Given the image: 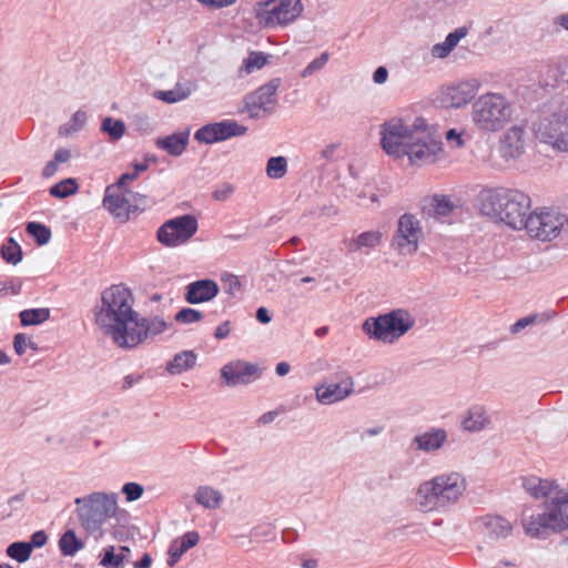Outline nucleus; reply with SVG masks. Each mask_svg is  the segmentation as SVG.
<instances>
[{"label": "nucleus", "instance_id": "11", "mask_svg": "<svg viewBox=\"0 0 568 568\" xmlns=\"http://www.w3.org/2000/svg\"><path fill=\"white\" fill-rule=\"evenodd\" d=\"M562 226L564 216L555 211L540 213L529 211L525 219V225H523V229H526L531 237L541 241H550L558 236Z\"/></svg>", "mask_w": 568, "mask_h": 568}, {"label": "nucleus", "instance_id": "5", "mask_svg": "<svg viewBox=\"0 0 568 568\" xmlns=\"http://www.w3.org/2000/svg\"><path fill=\"white\" fill-rule=\"evenodd\" d=\"M77 515L80 526L89 534L94 535L101 530L106 519L114 516L118 504L114 494L94 491L83 497H77Z\"/></svg>", "mask_w": 568, "mask_h": 568}, {"label": "nucleus", "instance_id": "30", "mask_svg": "<svg viewBox=\"0 0 568 568\" xmlns=\"http://www.w3.org/2000/svg\"><path fill=\"white\" fill-rule=\"evenodd\" d=\"M196 358L197 355L193 351H182L166 364V371L171 375L182 374L195 366Z\"/></svg>", "mask_w": 568, "mask_h": 568}, {"label": "nucleus", "instance_id": "54", "mask_svg": "<svg viewBox=\"0 0 568 568\" xmlns=\"http://www.w3.org/2000/svg\"><path fill=\"white\" fill-rule=\"evenodd\" d=\"M244 103L245 110L248 112L251 119L257 120L266 115L265 113H263V108L257 106V102L254 100H250L247 95L244 99Z\"/></svg>", "mask_w": 568, "mask_h": 568}, {"label": "nucleus", "instance_id": "14", "mask_svg": "<svg viewBox=\"0 0 568 568\" xmlns=\"http://www.w3.org/2000/svg\"><path fill=\"white\" fill-rule=\"evenodd\" d=\"M221 378L229 387L246 386L261 378L263 369L255 363L235 359L222 366Z\"/></svg>", "mask_w": 568, "mask_h": 568}, {"label": "nucleus", "instance_id": "36", "mask_svg": "<svg viewBox=\"0 0 568 568\" xmlns=\"http://www.w3.org/2000/svg\"><path fill=\"white\" fill-rule=\"evenodd\" d=\"M1 257L12 265H17L22 260V248L13 237H7L0 247Z\"/></svg>", "mask_w": 568, "mask_h": 568}, {"label": "nucleus", "instance_id": "63", "mask_svg": "<svg viewBox=\"0 0 568 568\" xmlns=\"http://www.w3.org/2000/svg\"><path fill=\"white\" fill-rule=\"evenodd\" d=\"M71 159V152L68 149L59 148L53 155L54 162L58 164L65 163Z\"/></svg>", "mask_w": 568, "mask_h": 568}, {"label": "nucleus", "instance_id": "55", "mask_svg": "<svg viewBox=\"0 0 568 568\" xmlns=\"http://www.w3.org/2000/svg\"><path fill=\"white\" fill-rule=\"evenodd\" d=\"M48 541V535L44 530H38L36 532H33L30 537V540L27 541V544H29V546H31V551L34 549V548H41L43 547Z\"/></svg>", "mask_w": 568, "mask_h": 568}, {"label": "nucleus", "instance_id": "31", "mask_svg": "<svg viewBox=\"0 0 568 568\" xmlns=\"http://www.w3.org/2000/svg\"><path fill=\"white\" fill-rule=\"evenodd\" d=\"M454 209L455 204L448 196L434 195L430 199L429 204L424 206L423 212L429 216L440 219L448 216Z\"/></svg>", "mask_w": 568, "mask_h": 568}, {"label": "nucleus", "instance_id": "35", "mask_svg": "<svg viewBox=\"0 0 568 568\" xmlns=\"http://www.w3.org/2000/svg\"><path fill=\"white\" fill-rule=\"evenodd\" d=\"M51 311L48 307L28 308L19 313L22 326L40 325L50 318Z\"/></svg>", "mask_w": 568, "mask_h": 568}, {"label": "nucleus", "instance_id": "4", "mask_svg": "<svg viewBox=\"0 0 568 568\" xmlns=\"http://www.w3.org/2000/svg\"><path fill=\"white\" fill-rule=\"evenodd\" d=\"M133 303L134 297L126 286L111 285L101 293L100 304L95 306V323L104 334L108 333L128 316L136 315Z\"/></svg>", "mask_w": 568, "mask_h": 568}, {"label": "nucleus", "instance_id": "38", "mask_svg": "<svg viewBox=\"0 0 568 568\" xmlns=\"http://www.w3.org/2000/svg\"><path fill=\"white\" fill-rule=\"evenodd\" d=\"M79 184L75 179L67 178L49 189V193L51 196L57 199H65L70 195H73L78 192Z\"/></svg>", "mask_w": 568, "mask_h": 568}, {"label": "nucleus", "instance_id": "46", "mask_svg": "<svg viewBox=\"0 0 568 568\" xmlns=\"http://www.w3.org/2000/svg\"><path fill=\"white\" fill-rule=\"evenodd\" d=\"M174 320L181 324H192L203 320V313L195 308L183 307L174 315Z\"/></svg>", "mask_w": 568, "mask_h": 568}, {"label": "nucleus", "instance_id": "61", "mask_svg": "<svg viewBox=\"0 0 568 568\" xmlns=\"http://www.w3.org/2000/svg\"><path fill=\"white\" fill-rule=\"evenodd\" d=\"M232 331V323L230 321H224L221 323L214 331V337L216 339L226 338Z\"/></svg>", "mask_w": 568, "mask_h": 568}, {"label": "nucleus", "instance_id": "28", "mask_svg": "<svg viewBox=\"0 0 568 568\" xmlns=\"http://www.w3.org/2000/svg\"><path fill=\"white\" fill-rule=\"evenodd\" d=\"M114 546H108L103 549V557L100 565L105 568H123L125 564L131 561V549L128 546H120L119 552L115 554Z\"/></svg>", "mask_w": 568, "mask_h": 568}, {"label": "nucleus", "instance_id": "13", "mask_svg": "<svg viewBox=\"0 0 568 568\" xmlns=\"http://www.w3.org/2000/svg\"><path fill=\"white\" fill-rule=\"evenodd\" d=\"M247 132V128L235 120H222L220 122L207 123L194 133V140L199 143L214 144L226 141L234 136H242Z\"/></svg>", "mask_w": 568, "mask_h": 568}, {"label": "nucleus", "instance_id": "16", "mask_svg": "<svg viewBox=\"0 0 568 568\" xmlns=\"http://www.w3.org/2000/svg\"><path fill=\"white\" fill-rule=\"evenodd\" d=\"M422 229L419 221L413 215L405 213L399 217L397 234L394 236L393 246L400 254H413L417 251V244Z\"/></svg>", "mask_w": 568, "mask_h": 568}, {"label": "nucleus", "instance_id": "41", "mask_svg": "<svg viewBox=\"0 0 568 568\" xmlns=\"http://www.w3.org/2000/svg\"><path fill=\"white\" fill-rule=\"evenodd\" d=\"M6 554L11 559H14L18 562L22 564L29 560L32 551L31 546H29L27 541H14L7 547Z\"/></svg>", "mask_w": 568, "mask_h": 568}, {"label": "nucleus", "instance_id": "62", "mask_svg": "<svg viewBox=\"0 0 568 568\" xmlns=\"http://www.w3.org/2000/svg\"><path fill=\"white\" fill-rule=\"evenodd\" d=\"M387 79H388V70L383 65L378 67L373 73V81L376 84H383L387 81Z\"/></svg>", "mask_w": 568, "mask_h": 568}, {"label": "nucleus", "instance_id": "19", "mask_svg": "<svg viewBox=\"0 0 568 568\" xmlns=\"http://www.w3.org/2000/svg\"><path fill=\"white\" fill-rule=\"evenodd\" d=\"M220 293L219 284L211 278H202L185 286L184 300L195 305L212 301Z\"/></svg>", "mask_w": 568, "mask_h": 568}, {"label": "nucleus", "instance_id": "20", "mask_svg": "<svg viewBox=\"0 0 568 568\" xmlns=\"http://www.w3.org/2000/svg\"><path fill=\"white\" fill-rule=\"evenodd\" d=\"M479 81L476 79H470L466 81H462L456 85L447 88L445 93V102L447 106L459 109L467 103H469L478 92Z\"/></svg>", "mask_w": 568, "mask_h": 568}, {"label": "nucleus", "instance_id": "22", "mask_svg": "<svg viewBox=\"0 0 568 568\" xmlns=\"http://www.w3.org/2000/svg\"><path fill=\"white\" fill-rule=\"evenodd\" d=\"M483 526V535L488 541L505 539L513 532V525L506 518L498 515H487L479 519Z\"/></svg>", "mask_w": 568, "mask_h": 568}, {"label": "nucleus", "instance_id": "29", "mask_svg": "<svg viewBox=\"0 0 568 568\" xmlns=\"http://www.w3.org/2000/svg\"><path fill=\"white\" fill-rule=\"evenodd\" d=\"M463 427L467 432H479L489 424V417L484 406L473 405L464 417Z\"/></svg>", "mask_w": 568, "mask_h": 568}, {"label": "nucleus", "instance_id": "44", "mask_svg": "<svg viewBox=\"0 0 568 568\" xmlns=\"http://www.w3.org/2000/svg\"><path fill=\"white\" fill-rule=\"evenodd\" d=\"M268 58H271L270 54H265L261 51H252L248 53V57L244 60L242 70H245L246 73H251L255 69H261L267 63Z\"/></svg>", "mask_w": 568, "mask_h": 568}, {"label": "nucleus", "instance_id": "34", "mask_svg": "<svg viewBox=\"0 0 568 568\" xmlns=\"http://www.w3.org/2000/svg\"><path fill=\"white\" fill-rule=\"evenodd\" d=\"M382 242V233L378 231H366L357 237L352 239L348 244V251L355 252L363 247L375 248Z\"/></svg>", "mask_w": 568, "mask_h": 568}, {"label": "nucleus", "instance_id": "52", "mask_svg": "<svg viewBox=\"0 0 568 568\" xmlns=\"http://www.w3.org/2000/svg\"><path fill=\"white\" fill-rule=\"evenodd\" d=\"M540 484H541V478L536 477V476L523 478L524 489L534 498H539Z\"/></svg>", "mask_w": 568, "mask_h": 568}, {"label": "nucleus", "instance_id": "33", "mask_svg": "<svg viewBox=\"0 0 568 568\" xmlns=\"http://www.w3.org/2000/svg\"><path fill=\"white\" fill-rule=\"evenodd\" d=\"M59 549L65 557L74 556L84 548V541L80 539L73 529H67L59 539Z\"/></svg>", "mask_w": 568, "mask_h": 568}, {"label": "nucleus", "instance_id": "6", "mask_svg": "<svg viewBox=\"0 0 568 568\" xmlns=\"http://www.w3.org/2000/svg\"><path fill=\"white\" fill-rule=\"evenodd\" d=\"M415 325V318L404 308L392 310L368 317L362 325L363 332L374 341L393 344Z\"/></svg>", "mask_w": 568, "mask_h": 568}, {"label": "nucleus", "instance_id": "64", "mask_svg": "<svg viewBox=\"0 0 568 568\" xmlns=\"http://www.w3.org/2000/svg\"><path fill=\"white\" fill-rule=\"evenodd\" d=\"M561 508L568 509V491L557 490L556 495L551 497Z\"/></svg>", "mask_w": 568, "mask_h": 568}, {"label": "nucleus", "instance_id": "9", "mask_svg": "<svg viewBox=\"0 0 568 568\" xmlns=\"http://www.w3.org/2000/svg\"><path fill=\"white\" fill-rule=\"evenodd\" d=\"M536 138L558 152H568V108L542 118L534 128Z\"/></svg>", "mask_w": 568, "mask_h": 568}, {"label": "nucleus", "instance_id": "49", "mask_svg": "<svg viewBox=\"0 0 568 568\" xmlns=\"http://www.w3.org/2000/svg\"><path fill=\"white\" fill-rule=\"evenodd\" d=\"M329 54L327 52L321 53L320 57L311 61L306 68L301 72L302 78L312 77L314 73L321 71L328 62Z\"/></svg>", "mask_w": 568, "mask_h": 568}, {"label": "nucleus", "instance_id": "26", "mask_svg": "<svg viewBox=\"0 0 568 568\" xmlns=\"http://www.w3.org/2000/svg\"><path fill=\"white\" fill-rule=\"evenodd\" d=\"M446 438L447 434L445 429L432 428L422 435L415 436L412 446L418 450L434 452L444 445Z\"/></svg>", "mask_w": 568, "mask_h": 568}, {"label": "nucleus", "instance_id": "53", "mask_svg": "<svg viewBox=\"0 0 568 568\" xmlns=\"http://www.w3.org/2000/svg\"><path fill=\"white\" fill-rule=\"evenodd\" d=\"M467 34H468V28L459 27L446 36L445 42L448 43L453 49H455L457 47L458 42L463 38H465Z\"/></svg>", "mask_w": 568, "mask_h": 568}, {"label": "nucleus", "instance_id": "39", "mask_svg": "<svg viewBox=\"0 0 568 568\" xmlns=\"http://www.w3.org/2000/svg\"><path fill=\"white\" fill-rule=\"evenodd\" d=\"M125 123L120 119L106 116L102 120L101 131L109 135L110 140L118 141L125 133Z\"/></svg>", "mask_w": 568, "mask_h": 568}, {"label": "nucleus", "instance_id": "60", "mask_svg": "<svg viewBox=\"0 0 568 568\" xmlns=\"http://www.w3.org/2000/svg\"><path fill=\"white\" fill-rule=\"evenodd\" d=\"M27 347V337L23 333H18L13 337V348L14 352L21 356L24 354Z\"/></svg>", "mask_w": 568, "mask_h": 568}, {"label": "nucleus", "instance_id": "58", "mask_svg": "<svg viewBox=\"0 0 568 568\" xmlns=\"http://www.w3.org/2000/svg\"><path fill=\"white\" fill-rule=\"evenodd\" d=\"M537 316L536 315H529V316H526V317H521L519 318L518 321H516L511 326H510V332L513 334H517L519 333L521 329L526 328L527 326L531 325L532 323H535Z\"/></svg>", "mask_w": 568, "mask_h": 568}, {"label": "nucleus", "instance_id": "15", "mask_svg": "<svg viewBox=\"0 0 568 568\" xmlns=\"http://www.w3.org/2000/svg\"><path fill=\"white\" fill-rule=\"evenodd\" d=\"M265 7L260 17L266 26H286L300 17L303 11L301 0H271L265 2Z\"/></svg>", "mask_w": 568, "mask_h": 568}, {"label": "nucleus", "instance_id": "2", "mask_svg": "<svg viewBox=\"0 0 568 568\" xmlns=\"http://www.w3.org/2000/svg\"><path fill=\"white\" fill-rule=\"evenodd\" d=\"M479 209L497 222H503L514 230H521L530 211V197L519 190L496 187L485 189L478 195Z\"/></svg>", "mask_w": 568, "mask_h": 568}, {"label": "nucleus", "instance_id": "27", "mask_svg": "<svg viewBox=\"0 0 568 568\" xmlns=\"http://www.w3.org/2000/svg\"><path fill=\"white\" fill-rule=\"evenodd\" d=\"M196 85L190 81L186 82H178L173 89L162 91H154L153 97L160 101L165 103H176L185 100L191 93L195 90Z\"/></svg>", "mask_w": 568, "mask_h": 568}, {"label": "nucleus", "instance_id": "47", "mask_svg": "<svg viewBox=\"0 0 568 568\" xmlns=\"http://www.w3.org/2000/svg\"><path fill=\"white\" fill-rule=\"evenodd\" d=\"M148 168H149V165L146 162L133 163V171L124 172L118 179V181H116L118 189H123L128 182L134 181L140 175V173L146 171Z\"/></svg>", "mask_w": 568, "mask_h": 568}, {"label": "nucleus", "instance_id": "32", "mask_svg": "<svg viewBox=\"0 0 568 568\" xmlns=\"http://www.w3.org/2000/svg\"><path fill=\"white\" fill-rule=\"evenodd\" d=\"M195 501L207 509H216L223 500L222 494L211 486H200L194 495Z\"/></svg>", "mask_w": 568, "mask_h": 568}, {"label": "nucleus", "instance_id": "48", "mask_svg": "<svg viewBox=\"0 0 568 568\" xmlns=\"http://www.w3.org/2000/svg\"><path fill=\"white\" fill-rule=\"evenodd\" d=\"M26 493H19L8 499V504L0 505V519L10 517L13 510H18L22 507Z\"/></svg>", "mask_w": 568, "mask_h": 568}, {"label": "nucleus", "instance_id": "17", "mask_svg": "<svg viewBox=\"0 0 568 568\" xmlns=\"http://www.w3.org/2000/svg\"><path fill=\"white\" fill-rule=\"evenodd\" d=\"M354 390L353 377L343 374L338 381H325L315 387L316 399L323 405H331L348 397Z\"/></svg>", "mask_w": 568, "mask_h": 568}, {"label": "nucleus", "instance_id": "1", "mask_svg": "<svg viewBox=\"0 0 568 568\" xmlns=\"http://www.w3.org/2000/svg\"><path fill=\"white\" fill-rule=\"evenodd\" d=\"M381 146L390 156H408L410 163L422 165L436 161L442 142L432 138L425 119L416 118L407 124L393 118L381 125Z\"/></svg>", "mask_w": 568, "mask_h": 568}, {"label": "nucleus", "instance_id": "7", "mask_svg": "<svg viewBox=\"0 0 568 568\" xmlns=\"http://www.w3.org/2000/svg\"><path fill=\"white\" fill-rule=\"evenodd\" d=\"M471 118L478 130L496 132L501 130L511 119L513 108L499 93H486L473 103Z\"/></svg>", "mask_w": 568, "mask_h": 568}, {"label": "nucleus", "instance_id": "24", "mask_svg": "<svg viewBox=\"0 0 568 568\" xmlns=\"http://www.w3.org/2000/svg\"><path fill=\"white\" fill-rule=\"evenodd\" d=\"M190 142V129L184 131L173 132L172 134L158 138L155 146L159 150L165 151L169 155L178 158L182 155Z\"/></svg>", "mask_w": 568, "mask_h": 568}, {"label": "nucleus", "instance_id": "50", "mask_svg": "<svg viewBox=\"0 0 568 568\" xmlns=\"http://www.w3.org/2000/svg\"><path fill=\"white\" fill-rule=\"evenodd\" d=\"M122 493L125 495V499L131 503L142 497L144 488L139 483L130 481L122 486Z\"/></svg>", "mask_w": 568, "mask_h": 568}, {"label": "nucleus", "instance_id": "8", "mask_svg": "<svg viewBox=\"0 0 568 568\" xmlns=\"http://www.w3.org/2000/svg\"><path fill=\"white\" fill-rule=\"evenodd\" d=\"M537 515L523 514L521 525L530 538L547 539L551 534H561L568 529V509L561 508L551 497L542 503Z\"/></svg>", "mask_w": 568, "mask_h": 568}, {"label": "nucleus", "instance_id": "3", "mask_svg": "<svg viewBox=\"0 0 568 568\" xmlns=\"http://www.w3.org/2000/svg\"><path fill=\"white\" fill-rule=\"evenodd\" d=\"M466 480L459 473H448L423 481L415 501L422 511H440L454 505L466 490Z\"/></svg>", "mask_w": 568, "mask_h": 568}, {"label": "nucleus", "instance_id": "57", "mask_svg": "<svg viewBox=\"0 0 568 568\" xmlns=\"http://www.w3.org/2000/svg\"><path fill=\"white\" fill-rule=\"evenodd\" d=\"M453 50L454 49L448 43H446L444 41V42L436 43L433 45L432 55L434 58L444 59V58L448 57Z\"/></svg>", "mask_w": 568, "mask_h": 568}, {"label": "nucleus", "instance_id": "51", "mask_svg": "<svg viewBox=\"0 0 568 568\" xmlns=\"http://www.w3.org/2000/svg\"><path fill=\"white\" fill-rule=\"evenodd\" d=\"M224 292L229 295H236L241 291V282L234 274L226 273L222 276Z\"/></svg>", "mask_w": 568, "mask_h": 568}, {"label": "nucleus", "instance_id": "45", "mask_svg": "<svg viewBox=\"0 0 568 568\" xmlns=\"http://www.w3.org/2000/svg\"><path fill=\"white\" fill-rule=\"evenodd\" d=\"M126 194L129 195V207L132 213L143 212L151 205V200L144 194L131 190H126Z\"/></svg>", "mask_w": 568, "mask_h": 568}, {"label": "nucleus", "instance_id": "59", "mask_svg": "<svg viewBox=\"0 0 568 568\" xmlns=\"http://www.w3.org/2000/svg\"><path fill=\"white\" fill-rule=\"evenodd\" d=\"M233 192L234 187L231 184L225 183L213 192V197L216 201H225Z\"/></svg>", "mask_w": 568, "mask_h": 568}, {"label": "nucleus", "instance_id": "23", "mask_svg": "<svg viewBox=\"0 0 568 568\" xmlns=\"http://www.w3.org/2000/svg\"><path fill=\"white\" fill-rule=\"evenodd\" d=\"M282 80L280 78H273L267 83L261 85L254 92L247 94L250 100L257 102V106L263 108V113L272 114L275 110L277 102V89L281 85Z\"/></svg>", "mask_w": 568, "mask_h": 568}, {"label": "nucleus", "instance_id": "43", "mask_svg": "<svg viewBox=\"0 0 568 568\" xmlns=\"http://www.w3.org/2000/svg\"><path fill=\"white\" fill-rule=\"evenodd\" d=\"M287 172V160L284 156H272L266 163V175L270 179L278 180Z\"/></svg>", "mask_w": 568, "mask_h": 568}, {"label": "nucleus", "instance_id": "25", "mask_svg": "<svg viewBox=\"0 0 568 568\" xmlns=\"http://www.w3.org/2000/svg\"><path fill=\"white\" fill-rule=\"evenodd\" d=\"M200 540L197 531H187L182 537L175 539L169 548L168 565L174 567L180 558L191 548L195 547Z\"/></svg>", "mask_w": 568, "mask_h": 568}, {"label": "nucleus", "instance_id": "56", "mask_svg": "<svg viewBox=\"0 0 568 568\" xmlns=\"http://www.w3.org/2000/svg\"><path fill=\"white\" fill-rule=\"evenodd\" d=\"M558 488H559V485L557 484V481L541 479V484L539 487V498L546 497L547 499H549L548 496L554 491L557 493V490H559Z\"/></svg>", "mask_w": 568, "mask_h": 568}, {"label": "nucleus", "instance_id": "42", "mask_svg": "<svg viewBox=\"0 0 568 568\" xmlns=\"http://www.w3.org/2000/svg\"><path fill=\"white\" fill-rule=\"evenodd\" d=\"M145 331V338L154 337L172 326L160 316L142 317Z\"/></svg>", "mask_w": 568, "mask_h": 568}, {"label": "nucleus", "instance_id": "10", "mask_svg": "<svg viewBox=\"0 0 568 568\" xmlns=\"http://www.w3.org/2000/svg\"><path fill=\"white\" fill-rule=\"evenodd\" d=\"M197 219L193 214H183L164 222L156 232L158 241L168 247L186 243L197 231Z\"/></svg>", "mask_w": 568, "mask_h": 568}, {"label": "nucleus", "instance_id": "12", "mask_svg": "<svg viewBox=\"0 0 568 568\" xmlns=\"http://www.w3.org/2000/svg\"><path fill=\"white\" fill-rule=\"evenodd\" d=\"M105 335L111 336L118 347L125 349L135 348L146 341L143 320L138 312L113 326Z\"/></svg>", "mask_w": 568, "mask_h": 568}, {"label": "nucleus", "instance_id": "21", "mask_svg": "<svg viewBox=\"0 0 568 568\" xmlns=\"http://www.w3.org/2000/svg\"><path fill=\"white\" fill-rule=\"evenodd\" d=\"M116 190H119L116 183L106 186L103 197V206L115 217L128 221L132 213L129 207V195L126 194L128 189H124L122 193H116Z\"/></svg>", "mask_w": 568, "mask_h": 568}, {"label": "nucleus", "instance_id": "18", "mask_svg": "<svg viewBox=\"0 0 568 568\" xmlns=\"http://www.w3.org/2000/svg\"><path fill=\"white\" fill-rule=\"evenodd\" d=\"M527 132L524 126L514 125L509 128L500 139L499 152L504 160H517L526 148Z\"/></svg>", "mask_w": 568, "mask_h": 568}, {"label": "nucleus", "instance_id": "37", "mask_svg": "<svg viewBox=\"0 0 568 568\" xmlns=\"http://www.w3.org/2000/svg\"><path fill=\"white\" fill-rule=\"evenodd\" d=\"M26 232L39 246L48 244L52 235L50 227L40 222H28L26 224Z\"/></svg>", "mask_w": 568, "mask_h": 568}, {"label": "nucleus", "instance_id": "40", "mask_svg": "<svg viewBox=\"0 0 568 568\" xmlns=\"http://www.w3.org/2000/svg\"><path fill=\"white\" fill-rule=\"evenodd\" d=\"M87 112L78 110L73 113V115L67 123L62 124L59 128V134L63 136H69L75 132H79L87 123Z\"/></svg>", "mask_w": 568, "mask_h": 568}]
</instances>
